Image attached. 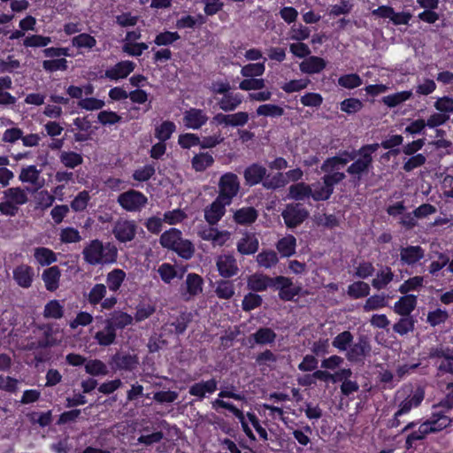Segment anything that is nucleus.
I'll list each match as a JSON object with an SVG mask.
<instances>
[{
  "mask_svg": "<svg viewBox=\"0 0 453 453\" xmlns=\"http://www.w3.org/2000/svg\"><path fill=\"white\" fill-rule=\"evenodd\" d=\"M296 239L288 234L278 241L276 248L282 257H290L296 253Z\"/></svg>",
  "mask_w": 453,
  "mask_h": 453,
  "instance_id": "nucleus-41",
  "label": "nucleus"
},
{
  "mask_svg": "<svg viewBox=\"0 0 453 453\" xmlns=\"http://www.w3.org/2000/svg\"><path fill=\"white\" fill-rule=\"evenodd\" d=\"M34 257L42 265H50L57 261L56 253L49 248L37 247L34 250Z\"/></svg>",
  "mask_w": 453,
  "mask_h": 453,
  "instance_id": "nucleus-34",
  "label": "nucleus"
},
{
  "mask_svg": "<svg viewBox=\"0 0 453 453\" xmlns=\"http://www.w3.org/2000/svg\"><path fill=\"white\" fill-rule=\"evenodd\" d=\"M340 169L341 167L328 159H326L320 166L321 172L325 173L321 180H323L333 192L334 190V185L339 184L346 178L345 173L340 172Z\"/></svg>",
  "mask_w": 453,
  "mask_h": 453,
  "instance_id": "nucleus-12",
  "label": "nucleus"
},
{
  "mask_svg": "<svg viewBox=\"0 0 453 453\" xmlns=\"http://www.w3.org/2000/svg\"><path fill=\"white\" fill-rule=\"evenodd\" d=\"M424 283L422 276H414L405 280L400 287L399 292L403 295H409L408 293L413 290H418Z\"/></svg>",
  "mask_w": 453,
  "mask_h": 453,
  "instance_id": "nucleus-59",
  "label": "nucleus"
},
{
  "mask_svg": "<svg viewBox=\"0 0 453 453\" xmlns=\"http://www.w3.org/2000/svg\"><path fill=\"white\" fill-rule=\"evenodd\" d=\"M126 273L122 269L115 268L106 275V284L112 292L118 291L126 279Z\"/></svg>",
  "mask_w": 453,
  "mask_h": 453,
  "instance_id": "nucleus-37",
  "label": "nucleus"
},
{
  "mask_svg": "<svg viewBox=\"0 0 453 453\" xmlns=\"http://www.w3.org/2000/svg\"><path fill=\"white\" fill-rule=\"evenodd\" d=\"M118 203L127 211H140L148 203V198L142 192L130 189L118 196Z\"/></svg>",
  "mask_w": 453,
  "mask_h": 453,
  "instance_id": "nucleus-8",
  "label": "nucleus"
},
{
  "mask_svg": "<svg viewBox=\"0 0 453 453\" xmlns=\"http://www.w3.org/2000/svg\"><path fill=\"white\" fill-rule=\"evenodd\" d=\"M60 162L68 168H75L83 162V158L81 154L73 151H63L59 156Z\"/></svg>",
  "mask_w": 453,
  "mask_h": 453,
  "instance_id": "nucleus-54",
  "label": "nucleus"
},
{
  "mask_svg": "<svg viewBox=\"0 0 453 453\" xmlns=\"http://www.w3.org/2000/svg\"><path fill=\"white\" fill-rule=\"evenodd\" d=\"M234 285L228 280H220L217 282L215 294L219 299H231L234 296Z\"/></svg>",
  "mask_w": 453,
  "mask_h": 453,
  "instance_id": "nucleus-46",
  "label": "nucleus"
},
{
  "mask_svg": "<svg viewBox=\"0 0 453 453\" xmlns=\"http://www.w3.org/2000/svg\"><path fill=\"white\" fill-rule=\"evenodd\" d=\"M211 406L215 411H218L219 408H222L232 412L239 419L245 434L251 440L256 439L252 430L250 428L248 423L245 420L243 412L237 409L234 404L224 400L215 399L211 402Z\"/></svg>",
  "mask_w": 453,
  "mask_h": 453,
  "instance_id": "nucleus-17",
  "label": "nucleus"
},
{
  "mask_svg": "<svg viewBox=\"0 0 453 453\" xmlns=\"http://www.w3.org/2000/svg\"><path fill=\"white\" fill-rule=\"evenodd\" d=\"M230 203L217 197L204 209V219L211 226L216 225L226 213V206Z\"/></svg>",
  "mask_w": 453,
  "mask_h": 453,
  "instance_id": "nucleus-19",
  "label": "nucleus"
},
{
  "mask_svg": "<svg viewBox=\"0 0 453 453\" xmlns=\"http://www.w3.org/2000/svg\"><path fill=\"white\" fill-rule=\"evenodd\" d=\"M279 258L273 250H263L257 256V263L260 267L272 268L277 265Z\"/></svg>",
  "mask_w": 453,
  "mask_h": 453,
  "instance_id": "nucleus-47",
  "label": "nucleus"
},
{
  "mask_svg": "<svg viewBox=\"0 0 453 453\" xmlns=\"http://www.w3.org/2000/svg\"><path fill=\"white\" fill-rule=\"evenodd\" d=\"M371 347L368 342L360 338L357 342L351 343L346 352V358L350 362H360L369 354Z\"/></svg>",
  "mask_w": 453,
  "mask_h": 453,
  "instance_id": "nucleus-24",
  "label": "nucleus"
},
{
  "mask_svg": "<svg viewBox=\"0 0 453 453\" xmlns=\"http://www.w3.org/2000/svg\"><path fill=\"white\" fill-rule=\"evenodd\" d=\"M358 158L348 166L347 173L354 180L359 181L363 175L367 174L372 166V157L368 155H358Z\"/></svg>",
  "mask_w": 453,
  "mask_h": 453,
  "instance_id": "nucleus-15",
  "label": "nucleus"
},
{
  "mask_svg": "<svg viewBox=\"0 0 453 453\" xmlns=\"http://www.w3.org/2000/svg\"><path fill=\"white\" fill-rule=\"evenodd\" d=\"M251 338L259 345L272 344L276 340L275 332L269 327H261L256 333L252 334Z\"/></svg>",
  "mask_w": 453,
  "mask_h": 453,
  "instance_id": "nucleus-43",
  "label": "nucleus"
},
{
  "mask_svg": "<svg viewBox=\"0 0 453 453\" xmlns=\"http://www.w3.org/2000/svg\"><path fill=\"white\" fill-rule=\"evenodd\" d=\"M42 171L34 165L23 167L20 170L19 180L22 183H29L35 187V190L40 189L44 185V179L41 177Z\"/></svg>",
  "mask_w": 453,
  "mask_h": 453,
  "instance_id": "nucleus-20",
  "label": "nucleus"
},
{
  "mask_svg": "<svg viewBox=\"0 0 453 453\" xmlns=\"http://www.w3.org/2000/svg\"><path fill=\"white\" fill-rule=\"evenodd\" d=\"M427 357L434 361L438 374L453 375V348L439 344L429 349Z\"/></svg>",
  "mask_w": 453,
  "mask_h": 453,
  "instance_id": "nucleus-5",
  "label": "nucleus"
},
{
  "mask_svg": "<svg viewBox=\"0 0 453 453\" xmlns=\"http://www.w3.org/2000/svg\"><path fill=\"white\" fill-rule=\"evenodd\" d=\"M218 389V380L215 378H211L208 380H201L194 383L189 387V395L197 397L198 400L202 401L206 397V395H211Z\"/></svg>",
  "mask_w": 453,
  "mask_h": 453,
  "instance_id": "nucleus-23",
  "label": "nucleus"
},
{
  "mask_svg": "<svg viewBox=\"0 0 453 453\" xmlns=\"http://www.w3.org/2000/svg\"><path fill=\"white\" fill-rule=\"evenodd\" d=\"M424 399L422 392H416L412 395H409L400 404L396 416H402L411 411L412 408L418 407Z\"/></svg>",
  "mask_w": 453,
  "mask_h": 453,
  "instance_id": "nucleus-35",
  "label": "nucleus"
},
{
  "mask_svg": "<svg viewBox=\"0 0 453 453\" xmlns=\"http://www.w3.org/2000/svg\"><path fill=\"white\" fill-rule=\"evenodd\" d=\"M267 170L265 166L254 163L244 170L243 177L247 185L255 186L261 181L263 182Z\"/></svg>",
  "mask_w": 453,
  "mask_h": 453,
  "instance_id": "nucleus-29",
  "label": "nucleus"
},
{
  "mask_svg": "<svg viewBox=\"0 0 453 453\" xmlns=\"http://www.w3.org/2000/svg\"><path fill=\"white\" fill-rule=\"evenodd\" d=\"M191 322V314L183 312L180 316H178L174 321H173L170 326L174 328L173 332L176 334H183L188 324Z\"/></svg>",
  "mask_w": 453,
  "mask_h": 453,
  "instance_id": "nucleus-62",
  "label": "nucleus"
},
{
  "mask_svg": "<svg viewBox=\"0 0 453 453\" xmlns=\"http://www.w3.org/2000/svg\"><path fill=\"white\" fill-rule=\"evenodd\" d=\"M310 188L311 191V197L317 202L328 200L334 193L323 180L311 184Z\"/></svg>",
  "mask_w": 453,
  "mask_h": 453,
  "instance_id": "nucleus-38",
  "label": "nucleus"
},
{
  "mask_svg": "<svg viewBox=\"0 0 453 453\" xmlns=\"http://www.w3.org/2000/svg\"><path fill=\"white\" fill-rule=\"evenodd\" d=\"M176 126L173 122L166 120L155 129V136L160 142H165L170 139L172 134L175 131Z\"/></svg>",
  "mask_w": 453,
  "mask_h": 453,
  "instance_id": "nucleus-56",
  "label": "nucleus"
},
{
  "mask_svg": "<svg viewBox=\"0 0 453 453\" xmlns=\"http://www.w3.org/2000/svg\"><path fill=\"white\" fill-rule=\"evenodd\" d=\"M107 293V288L104 284L97 283L94 285V287L90 289L88 295V302L91 305H96L100 303L103 299L105 297Z\"/></svg>",
  "mask_w": 453,
  "mask_h": 453,
  "instance_id": "nucleus-53",
  "label": "nucleus"
},
{
  "mask_svg": "<svg viewBox=\"0 0 453 453\" xmlns=\"http://www.w3.org/2000/svg\"><path fill=\"white\" fill-rule=\"evenodd\" d=\"M353 339L354 337L349 331H343L334 338L332 345L339 351L347 352L353 342Z\"/></svg>",
  "mask_w": 453,
  "mask_h": 453,
  "instance_id": "nucleus-49",
  "label": "nucleus"
},
{
  "mask_svg": "<svg viewBox=\"0 0 453 453\" xmlns=\"http://www.w3.org/2000/svg\"><path fill=\"white\" fill-rule=\"evenodd\" d=\"M362 79L357 73H349L341 76L338 79V84L345 88L352 89L361 86Z\"/></svg>",
  "mask_w": 453,
  "mask_h": 453,
  "instance_id": "nucleus-61",
  "label": "nucleus"
},
{
  "mask_svg": "<svg viewBox=\"0 0 453 453\" xmlns=\"http://www.w3.org/2000/svg\"><path fill=\"white\" fill-rule=\"evenodd\" d=\"M216 266L219 275L225 279L237 275L240 271L236 258L230 253L219 255L216 259Z\"/></svg>",
  "mask_w": 453,
  "mask_h": 453,
  "instance_id": "nucleus-13",
  "label": "nucleus"
},
{
  "mask_svg": "<svg viewBox=\"0 0 453 453\" xmlns=\"http://www.w3.org/2000/svg\"><path fill=\"white\" fill-rule=\"evenodd\" d=\"M82 257L87 264L93 266L114 264L118 259V249L112 242L104 243L94 239L83 248Z\"/></svg>",
  "mask_w": 453,
  "mask_h": 453,
  "instance_id": "nucleus-2",
  "label": "nucleus"
},
{
  "mask_svg": "<svg viewBox=\"0 0 453 453\" xmlns=\"http://www.w3.org/2000/svg\"><path fill=\"white\" fill-rule=\"evenodd\" d=\"M258 249V242L254 236L246 235L237 242V250L242 255L254 254Z\"/></svg>",
  "mask_w": 453,
  "mask_h": 453,
  "instance_id": "nucleus-44",
  "label": "nucleus"
},
{
  "mask_svg": "<svg viewBox=\"0 0 453 453\" xmlns=\"http://www.w3.org/2000/svg\"><path fill=\"white\" fill-rule=\"evenodd\" d=\"M218 389V380L215 378H211L208 380H201L194 383L189 387V395L197 397L198 400L202 401L206 397V395H211Z\"/></svg>",
  "mask_w": 453,
  "mask_h": 453,
  "instance_id": "nucleus-22",
  "label": "nucleus"
},
{
  "mask_svg": "<svg viewBox=\"0 0 453 453\" xmlns=\"http://www.w3.org/2000/svg\"><path fill=\"white\" fill-rule=\"evenodd\" d=\"M284 109L276 104H262L257 107V114L258 116H265V117H280L284 115Z\"/></svg>",
  "mask_w": 453,
  "mask_h": 453,
  "instance_id": "nucleus-60",
  "label": "nucleus"
},
{
  "mask_svg": "<svg viewBox=\"0 0 453 453\" xmlns=\"http://www.w3.org/2000/svg\"><path fill=\"white\" fill-rule=\"evenodd\" d=\"M326 65V61L319 57H309L300 64V70L304 73L313 74L321 72Z\"/></svg>",
  "mask_w": 453,
  "mask_h": 453,
  "instance_id": "nucleus-32",
  "label": "nucleus"
},
{
  "mask_svg": "<svg viewBox=\"0 0 453 453\" xmlns=\"http://www.w3.org/2000/svg\"><path fill=\"white\" fill-rule=\"evenodd\" d=\"M96 325L92 326L89 330L92 334L96 327L98 328L93 335L96 342L102 347H108L114 344L117 338V331L113 328L111 324L102 316L96 317Z\"/></svg>",
  "mask_w": 453,
  "mask_h": 453,
  "instance_id": "nucleus-6",
  "label": "nucleus"
},
{
  "mask_svg": "<svg viewBox=\"0 0 453 453\" xmlns=\"http://www.w3.org/2000/svg\"><path fill=\"white\" fill-rule=\"evenodd\" d=\"M159 242L163 248L173 250L183 259H190L195 253L194 244L188 239L182 238V233L177 228L164 232Z\"/></svg>",
  "mask_w": 453,
  "mask_h": 453,
  "instance_id": "nucleus-3",
  "label": "nucleus"
},
{
  "mask_svg": "<svg viewBox=\"0 0 453 453\" xmlns=\"http://www.w3.org/2000/svg\"><path fill=\"white\" fill-rule=\"evenodd\" d=\"M258 217V212L254 207H242L234 213V219L239 225H250Z\"/></svg>",
  "mask_w": 453,
  "mask_h": 453,
  "instance_id": "nucleus-31",
  "label": "nucleus"
},
{
  "mask_svg": "<svg viewBox=\"0 0 453 453\" xmlns=\"http://www.w3.org/2000/svg\"><path fill=\"white\" fill-rule=\"evenodd\" d=\"M137 227L134 220L119 218L113 223L111 233L118 242L125 243L135 238Z\"/></svg>",
  "mask_w": 453,
  "mask_h": 453,
  "instance_id": "nucleus-9",
  "label": "nucleus"
},
{
  "mask_svg": "<svg viewBox=\"0 0 453 453\" xmlns=\"http://www.w3.org/2000/svg\"><path fill=\"white\" fill-rule=\"evenodd\" d=\"M358 155L359 150H353L351 151L343 150L340 151L337 156L328 157L327 159L342 168L344 165H346L349 161L355 160Z\"/></svg>",
  "mask_w": 453,
  "mask_h": 453,
  "instance_id": "nucleus-52",
  "label": "nucleus"
},
{
  "mask_svg": "<svg viewBox=\"0 0 453 453\" xmlns=\"http://www.w3.org/2000/svg\"><path fill=\"white\" fill-rule=\"evenodd\" d=\"M417 306V296L414 295H403L395 303L393 310L400 316H411V313Z\"/></svg>",
  "mask_w": 453,
  "mask_h": 453,
  "instance_id": "nucleus-30",
  "label": "nucleus"
},
{
  "mask_svg": "<svg viewBox=\"0 0 453 453\" xmlns=\"http://www.w3.org/2000/svg\"><path fill=\"white\" fill-rule=\"evenodd\" d=\"M311 194L310 184L299 182L289 187L288 196L290 199L299 201L311 197Z\"/></svg>",
  "mask_w": 453,
  "mask_h": 453,
  "instance_id": "nucleus-40",
  "label": "nucleus"
},
{
  "mask_svg": "<svg viewBox=\"0 0 453 453\" xmlns=\"http://www.w3.org/2000/svg\"><path fill=\"white\" fill-rule=\"evenodd\" d=\"M73 46L76 48L91 49L96 44V40L88 34L83 33L72 39Z\"/></svg>",
  "mask_w": 453,
  "mask_h": 453,
  "instance_id": "nucleus-63",
  "label": "nucleus"
},
{
  "mask_svg": "<svg viewBox=\"0 0 453 453\" xmlns=\"http://www.w3.org/2000/svg\"><path fill=\"white\" fill-rule=\"evenodd\" d=\"M214 163L213 157L208 153H199L193 157L191 160L192 167L196 172H203Z\"/></svg>",
  "mask_w": 453,
  "mask_h": 453,
  "instance_id": "nucleus-45",
  "label": "nucleus"
},
{
  "mask_svg": "<svg viewBox=\"0 0 453 453\" xmlns=\"http://www.w3.org/2000/svg\"><path fill=\"white\" fill-rule=\"evenodd\" d=\"M106 319L117 331L118 329H123L131 325L134 318L127 312L118 311L111 313V317Z\"/></svg>",
  "mask_w": 453,
  "mask_h": 453,
  "instance_id": "nucleus-36",
  "label": "nucleus"
},
{
  "mask_svg": "<svg viewBox=\"0 0 453 453\" xmlns=\"http://www.w3.org/2000/svg\"><path fill=\"white\" fill-rule=\"evenodd\" d=\"M274 281V289L279 290V298L282 301H292L302 291V287L294 285L290 278L277 276Z\"/></svg>",
  "mask_w": 453,
  "mask_h": 453,
  "instance_id": "nucleus-11",
  "label": "nucleus"
},
{
  "mask_svg": "<svg viewBox=\"0 0 453 453\" xmlns=\"http://www.w3.org/2000/svg\"><path fill=\"white\" fill-rule=\"evenodd\" d=\"M412 96L411 91H402L384 96L382 102L388 107H395L403 102L410 99Z\"/></svg>",
  "mask_w": 453,
  "mask_h": 453,
  "instance_id": "nucleus-58",
  "label": "nucleus"
},
{
  "mask_svg": "<svg viewBox=\"0 0 453 453\" xmlns=\"http://www.w3.org/2000/svg\"><path fill=\"white\" fill-rule=\"evenodd\" d=\"M3 202L0 203V212L3 215L14 217L18 214L19 207L28 202V195L21 187L6 188L3 192Z\"/></svg>",
  "mask_w": 453,
  "mask_h": 453,
  "instance_id": "nucleus-4",
  "label": "nucleus"
},
{
  "mask_svg": "<svg viewBox=\"0 0 453 453\" xmlns=\"http://www.w3.org/2000/svg\"><path fill=\"white\" fill-rule=\"evenodd\" d=\"M415 319L412 316H402V318L393 326V331L404 335L414 329Z\"/></svg>",
  "mask_w": 453,
  "mask_h": 453,
  "instance_id": "nucleus-51",
  "label": "nucleus"
},
{
  "mask_svg": "<svg viewBox=\"0 0 453 453\" xmlns=\"http://www.w3.org/2000/svg\"><path fill=\"white\" fill-rule=\"evenodd\" d=\"M394 277L391 268L384 266L377 272L376 277L372 280V286L377 290L383 289L394 280Z\"/></svg>",
  "mask_w": 453,
  "mask_h": 453,
  "instance_id": "nucleus-33",
  "label": "nucleus"
},
{
  "mask_svg": "<svg viewBox=\"0 0 453 453\" xmlns=\"http://www.w3.org/2000/svg\"><path fill=\"white\" fill-rule=\"evenodd\" d=\"M347 293L354 299L365 297L370 294V287L366 282L356 281L348 287Z\"/></svg>",
  "mask_w": 453,
  "mask_h": 453,
  "instance_id": "nucleus-50",
  "label": "nucleus"
},
{
  "mask_svg": "<svg viewBox=\"0 0 453 453\" xmlns=\"http://www.w3.org/2000/svg\"><path fill=\"white\" fill-rule=\"evenodd\" d=\"M286 226L294 228L301 225L309 216V211L301 203H289L281 212Z\"/></svg>",
  "mask_w": 453,
  "mask_h": 453,
  "instance_id": "nucleus-10",
  "label": "nucleus"
},
{
  "mask_svg": "<svg viewBox=\"0 0 453 453\" xmlns=\"http://www.w3.org/2000/svg\"><path fill=\"white\" fill-rule=\"evenodd\" d=\"M207 120L206 113L201 109L191 108L184 112L183 122L188 128L199 129Z\"/></svg>",
  "mask_w": 453,
  "mask_h": 453,
  "instance_id": "nucleus-25",
  "label": "nucleus"
},
{
  "mask_svg": "<svg viewBox=\"0 0 453 453\" xmlns=\"http://www.w3.org/2000/svg\"><path fill=\"white\" fill-rule=\"evenodd\" d=\"M242 102L241 94H226L218 103L219 108L224 111H234Z\"/></svg>",
  "mask_w": 453,
  "mask_h": 453,
  "instance_id": "nucleus-39",
  "label": "nucleus"
},
{
  "mask_svg": "<svg viewBox=\"0 0 453 453\" xmlns=\"http://www.w3.org/2000/svg\"><path fill=\"white\" fill-rule=\"evenodd\" d=\"M60 278L61 270L58 265L48 267L42 273V280L44 282L45 288L50 292H54L59 288Z\"/></svg>",
  "mask_w": 453,
  "mask_h": 453,
  "instance_id": "nucleus-28",
  "label": "nucleus"
},
{
  "mask_svg": "<svg viewBox=\"0 0 453 453\" xmlns=\"http://www.w3.org/2000/svg\"><path fill=\"white\" fill-rule=\"evenodd\" d=\"M59 240L61 242L68 244L80 242L82 238L76 228L68 226L60 230Z\"/></svg>",
  "mask_w": 453,
  "mask_h": 453,
  "instance_id": "nucleus-57",
  "label": "nucleus"
},
{
  "mask_svg": "<svg viewBox=\"0 0 453 453\" xmlns=\"http://www.w3.org/2000/svg\"><path fill=\"white\" fill-rule=\"evenodd\" d=\"M219 195L217 197L232 203L240 190V181L236 174L233 173H224L219 180Z\"/></svg>",
  "mask_w": 453,
  "mask_h": 453,
  "instance_id": "nucleus-7",
  "label": "nucleus"
},
{
  "mask_svg": "<svg viewBox=\"0 0 453 453\" xmlns=\"http://www.w3.org/2000/svg\"><path fill=\"white\" fill-rule=\"evenodd\" d=\"M135 67V64L129 60L120 61L105 71V77L110 80H119L127 77Z\"/></svg>",
  "mask_w": 453,
  "mask_h": 453,
  "instance_id": "nucleus-26",
  "label": "nucleus"
},
{
  "mask_svg": "<svg viewBox=\"0 0 453 453\" xmlns=\"http://www.w3.org/2000/svg\"><path fill=\"white\" fill-rule=\"evenodd\" d=\"M400 261L403 265H413L425 257V251L420 246H407L400 248Z\"/></svg>",
  "mask_w": 453,
  "mask_h": 453,
  "instance_id": "nucleus-27",
  "label": "nucleus"
},
{
  "mask_svg": "<svg viewBox=\"0 0 453 453\" xmlns=\"http://www.w3.org/2000/svg\"><path fill=\"white\" fill-rule=\"evenodd\" d=\"M203 290V279L196 273L187 275L184 285L180 288V296L184 301H189Z\"/></svg>",
  "mask_w": 453,
  "mask_h": 453,
  "instance_id": "nucleus-14",
  "label": "nucleus"
},
{
  "mask_svg": "<svg viewBox=\"0 0 453 453\" xmlns=\"http://www.w3.org/2000/svg\"><path fill=\"white\" fill-rule=\"evenodd\" d=\"M275 277H270L263 273H254L247 279V288L253 292H263L268 288H274Z\"/></svg>",
  "mask_w": 453,
  "mask_h": 453,
  "instance_id": "nucleus-21",
  "label": "nucleus"
},
{
  "mask_svg": "<svg viewBox=\"0 0 453 453\" xmlns=\"http://www.w3.org/2000/svg\"><path fill=\"white\" fill-rule=\"evenodd\" d=\"M138 357L135 355L126 353H116L113 355L109 362L111 369L114 371H133L138 365Z\"/></svg>",
  "mask_w": 453,
  "mask_h": 453,
  "instance_id": "nucleus-18",
  "label": "nucleus"
},
{
  "mask_svg": "<svg viewBox=\"0 0 453 453\" xmlns=\"http://www.w3.org/2000/svg\"><path fill=\"white\" fill-rule=\"evenodd\" d=\"M85 371L92 376H104L109 371L107 365L99 359H91L85 364Z\"/></svg>",
  "mask_w": 453,
  "mask_h": 453,
  "instance_id": "nucleus-48",
  "label": "nucleus"
},
{
  "mask_svg": "<svg viewBox=\"0 0 453 453\" xmlns=\"http://www.w3.org/2000/svg\"><path fill=\"white\" fill-rule=\"evenodd\" d=\"M262 184L267 189H276L286 186L288 180L285 178L284 173H278L272 177L265 175Z\"/></svg>",
  "mask_w": 453,
  "mask_h": 453,
  "instance_id": "nucleus-55",
  "label": "nucleus"
},
{
  "mask_svg": "<svg viewBox=\"0 0 453 453\" xmlns=\"http://www.w3.org/2000/svg\"><path fill=\"white\" fill-rule=\"evenodd\" d=\"M35 270L27 264H20L12 271V278L15 283L22 288L32 287L35 280Z\"/></svg>",
  "mask_w": 453,
  "mask_h": 453,
  "instance_id": "nucleus-16",
  "label": "nucleus"
},
{
  "mask_svg": "<svg viewBox=\"0 0 453 453\" xmlns=\"http://www.w3.org/2000/svg\"><path fill=\"white\" fill-rule=\"evenodd\" d=\"M265 67L264 63L248 64L241 70L243 77L253 78L261 76L265 73Z\"/></svg>",
  "mask_w": 453,
  "mask_h": 453,
  "instance_id": "nucleus-64",
  "label": "nucleus"
},
{
  "mask_svg": "<svg viewBox=\"0 0 453 453\" xmlns=\"http://www.w3.org/2000/svg\"><path fill=\"white\" fill-rule=\"evenodd\" d=\"M64 306L59 300H50L43 309V317L45 319H60L64 316Z\"/></svg>",
  "mask_w": 453,
  "mask_h": 453,
  "instance_id": "nucleus-42",
  "label": "nucleus"
},
{
  "mask_svg": "<svg viewBox=\"0 0 453 453\" xmlns=\"http://www.w3.org/2000/svg\"><path fill=\"white\" fill-rule=\"evenodd\" d=\"M453 408V402L447 399L437 405H434L429 419L422 423L418 430L410 434L406 439V447L410 449L416 441L423 440L426 434L436 433L450 426L452 418L449 415Z\"/></svg>",
  "mask_w": 453,
  "mask_h": 453,
  "instance_id": "nucleus-1",
  "label": "nucleus"
}]
</instances>
